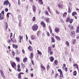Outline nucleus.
<instances>
[{
    "mask_svg": "<svg viewBox=\"0 0 79 79\" xmlns=\"http://www.w3.org/2000/svg\"><path fill=\"white\" fill-rule=\"evenodd\" d=\"M38 28H39V26L37 24H34L32 26V30L33 31H36L38 29Z\"/></svg>",
    "mask_w": 79,
    "mask_h": 79,
    "instance_id": "obj_1",
    "label": "nucleus"
},
{
    "mask_svg": "<svg viewBox=\"0 0 79 79\" xmlns=\"http://www.w3.org/2000/svg\"><path fill=\"white\" fill-rule=\"evenodd\" d=\"M3 5H5L6 6H8L9 5V7H10L11 6V3H10L9 2V1L8 0H6L5 1H4L3 3Z\"/></svg>",
    "mask_w": 79,
    "mask_h": 79,
    "instance_id": "obj_2",
    "label": "nucleus"
},
{
    "mask_svg": "<svg viewBox=\"0 0 79 79\" xmlns=\"http://www.w3.org/2000/svg\"><path fill=\"white\" fill-rule=\"evenodd\" d=\"M70 35L72 37H75L76 35V33L74 31H72L70 32Z\"/></svg>",
    "mask_w": 79,
    "mask_h": 79,
    "instance_id": "obj_3",
    "label": "nucleus"
},
{
    "mask_svg": "<svg viewBox=\"0 0 79 79\" xmlns=\"http://www.w3.org/2000/svg\"><path fill=\"white\" fill-rule=\"evenodd\" d=\"M40 25L41 26H42L44 28L46 27V25H45V23H44V21H42L41 22Z\"/></svg>",
    "mask_w": 79,
    "mask_h": 79,
    "instance_id": "obj_4",
    "label": "nucleus"
},
{
    "mask_svg": "<svg viewBox=\"0 0 79 79\" xmlns=\"http://www.w3.org/2000/svg\"><path fill=\"white\" fill-rule=\"evenodd\" d=\"M0 72L2 77L3 78L5 79V75H4V73H3V70H0Z\"/></svg>",
    "mask_w": 79,
    "mask_h": 79,
    "instance_id": "obj_5",
    "label": "nucleus"
},
{
    "mask_svg": "<svg viewBox=\"0 0 79 79\" xmlns=\"http://www.w3.org/2000/svg\"><path fill=\"white\" fill-rule=\"evenodd\" d=\"M11 66L13 68H14L15 69H16V63L15 62H13V63H12Z\"/></svg>",
    "mask_w": 79,
    "mask_h": 79,
    "instance_id": "obj_6",
    "label": "nucleus"
},
{
    "mask_svg": "<svg viewBox=\"0 0 79 79\" xmlns=\"http://www.w3.org/2000/svg\"><path fill=\"white\" fill-rule=\"evenodd\" d=\"M24 74V73L23 72H20V73H19L18 75V79H21V74Z\"/></svg>",
    "mask_w": 79,
    "mask_h": 79,
    "instance_id": "obj_7",
    "label": "nucleus"
},
{
    "mask_svg": "<svg viewBox=\"0 0 79 79\" xmlns=\"http://www.w3.org/2000/svg\"><path fill=\"white\" fill-rule=\"evenodd\" d=\"M68 27L70 28L71 31H73L74 29V27L73 25H69Z\"/></svg>",
    "mask_w": 79,
    "mask_h": 79,
    "instance_id": "obj_8",
    "label": "nucleus"
},
{
    "mask_svg": "<svg viewBox=\"0 0 79 79\" xmlns=\"http://www.w3.org/2000/svg\"><path fill=\"white\" fill-rule=\"evenodd\" d=\"M17 71L18 72H21V66H20V64H18L17 65Z\"/></svg>",
    "mask_w": 79,
    "mask_h": 79,
    "instance_id": "obj_9",
    "label": "nucleus"
},
{
    "mask_svg": "<svg viewBox=\"0 0 79 79\" xmlns=\"http://www.w3.org/2000/svg\"><path fill=\"white\" fill-rule=\"evenodd\" d=\"M73 67H75L74 68H77L78 70H79V67H78V65H77V64H74L73 65Z\"/></svg>",
    "mask_w": 79,
    "mask_h": 79,
    "instance_id": "obj_10",
    "label": "nucleus"
},
{
    "mask_svg": "<svg viewBox=\"0 0 79 79\" xmlns=\"http://www.w3.org/2000/svg\"><path fill=\"white\" fill-rule=\"evenodd\" d=\"M4 28L5 30H7V29L8 28V23L6 22H5L4 23Z\"/></svg>",
    "mask_w": 79,
    "mask_h": 79,
    "instance_id": "obj_11",
    "label": "nucleus"
},
{
    "mask_svg": "<svg viewBox=\"0 0 79 79\" xmlns=\"http://www.w3.org/2000/svg\"><path fill=\"white\" fill-rule=\"evenodd\" d=\"M4 16L3 15H2V13H0V20H3L4 19Z\"/></svg>",
    "mask_w": 79,
    "mask_h": 79,
    "instance_id": "obj_12",
    "label": "nucleus"
},
{
    "mask_svg": "<svg viewBox=\"0 0 79 79\" xmlns=\"http://www.w3.org/2000/svg\"><path fill=\"white\" fill-rule=\"evenodd\" d=\"M49 58L50 59V61L51 62H53L54 61V60H55V58L52 56H51Z\"/></svg>",
    "mask_w": 79,
    "mask_h": 79,
    "instance_id": "obj_13",
    "label": "nucleus"
},
{
    "mask_svg": "<svg viewBox=\"0 0 79 79\" xmlns=\"http://www.w3.org/2000/svg\"><path fill=\"white\" fill-rule=\"evenodd\" d=\"M33 57H34V54L33 53H31L30 58L31 60H32L33 59Z\"/></svg>",
    "mask_w": 79,
    "mask_h": 79,
    "instance_id": "obj_14",
    "label": "nucleus"
},
{
    "mask_svg": "<svg viewBox=\"0 0 79 79\" xmlns=\"http://www.w3.org/2000/svg\"><path fill=\"white\" fill-rule=\"evenodd\" d=\"M11 41L13 43H15L16 42V40L15 38H11L10 39Z\"/></svg>",
    "mask_w": 79,
    "mask_h": 79,
    "instance_id": "obj_15",
    "label": "nucleus"
},
{
    "mask_svg": "<svg viewBox=\"0 0 79 79\" xmlns=\"http://www.w3.org/2000/svg\"><path fill=\"white\" fill-rule=\"evenodd\" d=\"M32 8L33 10V12H35V11H36V8H35V5H33L32 6Z\"/></svg>",
    "mask_w": 79,
    "mask_h": 79,
    "instance_id": "obj_16",
    "label": "nucleus"
},
{
    "mask_svg": "<svg viewBox=\"0 0 79 79\" xmlns=\"http://www.w3.org/2000/svg\"><path fill=\"white\" fill-rule=\"evenodd\" d=\"M19 38L20 39L19 42L20 43H21V40H23V36H21V35H20L19 36Z\"/></svg>",
    "mask_w": 79,
    "mask_h": 79,
    "instance_id": "obj_17",
    "label": "nucleus"
},
{
    "mask_svg": "<svg viewBox=\"0 0 79 79\" xmlns=\"http://www.w3.org/2000/svg\"><path fill=\"white\" fill-rule=\"evenodd\" d=\"M55 38L57 40H60V38L58 36L55 35Z\"/></svg>",
    "mask_w": 79,
    "mask_h": 79,
    "instance_id": "obj_18",
    "label": "nucleus"
},
{
    "mask_svg": "<svg viewBox=\"0 0 79 79\" xmlns=\"http://www.w3.org/2000/svg\"><path fill=\"white\" fill-rule=\"evenodd\" d=\"M12 46L14 48H15V49L17 48H18V45L15 44H12Z\"/></svg>",
    "mask_w": 79,
    "mask_h": 79,
    "instance_id": "obj_19",
    "label": "nucleus"
},
{
    "mask_svg": "<svg viewBox=\"0 0 79 79\" xmlns=\"http://www.w3.org/2000/svg\"><path fill=\"white\" fill-rule=\"evenodd\" d=\"M28 49L30 50V51H32V48L31 46H29L28 48Z\"/></svg>",
    "mask_w": 79,
    "mask_h": 79,
    "instance_id": "obj_20",
    "label": "nucleus"
},
{
    "mask_svg": "<svg viewBox=\"0 0 79 79\" xmlns=\"http://www.w3.org/2000/svg\"><path fill=\"white\" fill-rule=\"evenodd\" d=\"M40 68L41 69H43V70H45V68L44 66V65H43V64H42L41 65Z\"/></svg>",
    "mask_w": 79,
    "mask_h": 79,
    "instance_id": "obj_21",
    "label": "nucleus"
},
{
    "mask_svg": "<svg viewBox=\"0 0 79 79\" xmlns=\"http://www.w3.org/2000/svg\"><path fill=\"white\" fill-rule=\"evenodd\" d=\"M55 31L56 33H58V32H59L60 31H59V28H56L55 29Z\"/></svg>",
    "mask_w": 79,
    "mask_h": 79,
    "instance_id": "obj_22",
    "label": "nucleus"
},
{
    "mask_svg": "<svg viewBox=\"0 0 79 79\" xmlns=\"http://www.w3.org/2000/svg\"><path fill=\"white\" fill-rule=\"evenodd\" d=\"M38 1L40 5H43V4H44L43 1L42 0H38Z\"/></svg>",
    "mask_w": 79,
    "mask_h": 79,
    "instance_id": "obj_23",
    "label": "nucleus"
},
{
    "mask_svg": "<svg viewBox=\"0 0 79 79\" xmlns=\"http://www.w3.org/2000/svg\"><path fill=\"white\" fill-rule=\"evenodd\" d=\"M64 77V76H63V73L62 74H60V77L59 78L60 79H62Z\"/></svg>",
    "mask_w": 79,
    "mask_h": 79,
    "instance_id": "obj_24",
    "label": "nucleus"
},
{
    "mask_svg": "<svg viewBox=\"0 0 79 79\" xmlns=\"http://www.w3.org/2000/svg\"><path fill=\"white\" fill-rule=\"evenodd\" d=\"M51 42H53V43H54V42H55V39H54L53 37H51Z\"/></svg>",
    "mask_w": 79,
    "mask_h": 79,
    "instance_id": "obj_25",
    "label": "nucleus"
},
{
    "mask_svg": "<svg viewBox=\"0 0 79 79\" xmlns=\"http://www.w3.org/2000/svg\"><path fill=\"white\" fill-rule=\"evenodd\" d=\"M27 61V57H25L23 60V63H26V61Z\"/></svg>",
    "mask_w": 79,
    "mask_h": 79,
    "instance_id": "obj_26",
    "label": "nucleus"
},
{
    "mask_svg": "<svg viewBox=\"0 0 79 79\" xmlns=\"http://www.w3.org/2000/svg\"><path fill=\"white\" fill-rule=\"evenodd\" d=\"M45 21L47 23H48L49 22H50V19H49V18H46L45 19Z\"/></svg>",
    "mask_w": 79,
    "mask_h": 79,
    "instance_id": "obj_27",
    "label": "nucleus"
},
{
    "mask_svg": "<svg viewBox=\"0 0 79 79\" xmlns=\"http://www.w3.org/2000/svg\"><path fill=\"white\" fill-rule=\"evenodd\" d=\"M77 12L75 11L73 12L72 13V16H74L77 15Z\"/></svg>",
    "mask_w": 79,
    "mask_h": 79,
    "instance_id": "obj_28",
    "label": "nucleus"
},
{
    "mask_svg": "<svg viewBox=\"0 0 79 79\" xmlns=\"http://www.w3.org/2000/svg\"><path fill=\"white\" fill-rule=\"evenodd\" d=\"M21 66L23 68H24L26 67V66H25V65H24V64H23V62L21 63Z\"/></svg>",
    "mask_w": 79,
    "mask_h": 79,
    "instance_id": "obj_29",
    "label": "nucleus"
},
{
    "mask_svg": "<svg viewBox=\"0 0 79 79\" xmlns=\"http://www.w3.org/2000/svg\"><path fill=\"white\" fill-rule=\"evenodd\" d=\"M65 44H66L67 45V47H69V42L68 41H66L65 42Z\"/></svg>",
    "mask_w": 79,
    "mask_h": 79,
    "instance_id": "obj_30",
    "label": "nucleus"
},
{
    "mask_svg": "<svg viewBox=\"0 0 79 79\" xmlns=\"http://www.w3.org/2000/svg\"><path fill=\"white\" fill-rule=\"evenodd\" d=\"M69 20H70V17H68L66 18V22L67 23H68L69 21Z\"/></svg>",
    "mask_w": 79,
    "mask_h": 79,
    "instance_id": "obj_31",
    "label": "nucleus"
},
{
    "mask_svg": "<svg viewBox=\"0 0 79 79\" xmlns=\"http://www.w3.org/2000/svg\"><path fill=\"white\" fill-rule=\"evenodd\" d=\"M72 11V10H71V7L69 6V9H68V12L69 13H70L71 12V11Z\"/></svg>",
    "mask_w": 79,
    "mask_h": 79,
    "instance_id": "obj_32",
    "label": "nucleus"
},
{
    "mask_svg": "<svg viewBox=\"0 0 79 79\" xmlns=\"http://www.w3.org/2000/svg\"><path fill=\"white\" fill-rule=\"evenodd\" d=\"M15 59L17 60V62L20 61V59L19 57H15Z\"/></svg>",
    "mask_w": 79,
    "mask_h": 79,
    "instance_id": "obj_33",
    "label": "nucleus"
},
{
    "mask_svg": "<svg viewBox=\"0 0 79 79\" xmlns=\"http://www.w3.org/2000/svg\"><path fill=\"white\" fill-rule=\"evenodd\" d=\"M44 13L46 15H49V14H48V11H47V10L45 11Z\"/></svg>",
    "mask_w": 79,
    "mask_h": 79,
    "instance_id": "obj_34",
    "label": "nucleus"
},
{
    "mask_svg": "<svg viewBox=\"0 0 79 79\" xmlns=\"http://www.w3.org/2000/svg\"><path fill=\"white\" fill-rule=\"evenodd\" d=\"M54 64H56V65H57L58 64V62L57 60H55L54 61Z\"/></svg>",
    "mask_w": 79,
    "mask_h": 79,
    "instance_id": "obj_35",
    "label": "nucleus"
},
{
    "mask_svg": "<svg viewBox=\"0 0 79 79\" xmlns=\"http://www.w3.org/2000/svg\"><path fill=\"white\" fill-rule=\"evenodd\" d=\"M37 52H38V54L40 55H42V52L40 51L39 50H37Z\"/></svg>",
    "mask_w": 79,
    "mask_h": 79,
    "instance_id": "obj_36",
    "label": "nucleus"
},
{
    "mask_svg": "<svg viewBox=\"0 0 79 79\" xmlns=\"http://www.w3.org/2000/svg\"><path fill=\"white\" fill-rule=\"evenodd\" d=\"M58 7L59 8H62V5H61L60 4H59L58 5Z\"/></svg>",
    "mask_w": 79,
    "mask_h": 79,
    "instance_id": "obj_37",
    "label": "nucleus"
},
{
    "mask_svg": "<svg viewBox=\"0 0 79 79\" xmlns=\"http://www.w3.org/2000/svg\"><path fill=\"white\" fill-rule=\"evenodd\" d=\"M66 15H67V12H65L63 14V17H65Z\"/></svg>",
    "mask_w": 79,
    "mask_h": 79,
    "instance_id": "obj_38",
    "label": "nucleus"
},
{
    "mask_svg": "<svg viewBox=\"0 0 79 79\" xmlns=\"http://www.w3.org/2000/svg\"><path fill=\"white\" fill-rule=\"evenodd\" d=\"M52 51V49L51 47H49L48 48V53H49V52Z\"/></svg>",
    "mask_w": 79,
    "mask_h": 79,
    "instance_id": "obj_39",
    "label": "nucleus"
},
{
    "mask_svg": "<svg viewBox=\"0 0 79 79\" xmlns=\"http://www.w3.org/2000/svg\"><path fill=\"white\" fill-rule=\"evenodd\" d=\"M58 72H59L60 74H62L63 73V72H62V71H61V69H59L58 70Z\"/></svg>",
    "mask_w": 79,
    "mask_h": 79,
    "instance_id": "obj_40",
    "label": "nucleus"
},
{
    "mask_svg": "<svg viewBox=\"0 0 79 79\" xmlns=\"http://www.w3.org/2000/svg\"><path fill=\"white\" fill-rule=\"evenodd\" d=\"M49 68H50V66L49 65V64H48L47 66V71H48V70H49Z\"/></svg>",
    "mask_w": 79,
    "mask_h": 79,
    "instance_id": "obj_41",
    "label": "nucleus"
},
{
    "mask_svg": "<svg viewBox=\"0 0 79 79\" xmlns=\"http://www.w3.org/2000/svg\"><path fill=\"white\" fill-rule=\"evenodd\" d=\"M11 53H12L13 56H15V52H14V51H12Z\"/></svg>",
    "mask_w": 79,
    "mask_h": 79,
    "instance_id": "obj_42",
    "label": "nucleus"
},
{
    "mask_svg": "<svg viewBox=\"0 0 79 79\" xmlns=\"http://www.w3.org/2000/svg\"><path fill=\"white\" fill-rule=\"evenodd\" d=\"M9 15H10V13H8L6 15V17L8 18H9V17H10Z\"/></svg>",
    "mask_w": 79,
    "mask_h": 79,
    "instance_id": "obj_43",
    "label": "nucleus"
},
{
    "mask_svg": "<svg viewBox=\"0 0 79 79\" xmlns=\"http://www.w3.org/2000/svg\"><path fill=\"white\" fill-rule=\"evenodd\" d=\"M76 40H74L73 42H72V44H73V45H74V44H76Z\"/></svg>",
    "mask_w": 79,
    "mask_h": 79,
    "instance_id": "obj_44",
    "label": "nucleus"
},
{
    "mask_svg": "<svg viewBox=\"0 0 79 79\" xmlns=\"http://www.w3.org/2000/svg\"><path fill=\"white\" fill-rule=\"evenodd\" d=\"M73 19H70L69 20V22L70 23V24H71L73 23Z\"/></svg>",
    "mask_w": 79,
    "mask_h": 79,
    "instance_id": "obj_45",
    "label": "nucleus"
},
{
    "mask_svg": "<svg viewBox=\"0 0 79 79\" xmlns=\"http://www.w3.org/2000/svg\"><path fill=\"white\" fill-rule=\"evenodd\" d=\"M77 74V72L75 71L73 72V76H76Z\"/></svg>",
    "mask_w": 79,
    "mask_h": 79,
    "instance_id": "obj_46",
    "label": "nucleus"
},
{
    "mask_svg": "<svg viewBox=\"0 0 79 79\" xmlns=\"http://www.w3.org/2000/svg\"><path fill=\"white\" fill-rule=\"evenodd\" d=\"M49 52L50 55H53V51H49Z\"/></svg>",
    "mask_w": 79,
    "mask_h": 79,
    "instance_id": "obj_47",
    "label": "nucleus"
},
{
    "mask_svg": "<svg viewBox=\"0 0 79 79\" xmlns=\"http://www.w3.org/2000/svg\"><path fill=\"white\" fill-rule=\"evenodd\" d=\"M62 69H65V70L66 72H67V71H68V68L66 67H65V69H64V68H63V67Z\"/></svg>",
    "mask_w": 79,
    "mask_h": 79,
    "instance_id": "obj_48",
    "label": "nucleus"
},
{
    "mask_svg": "<svg viewBox=\"0 0 79 79\" xmlns=\"http://www.w3.org/2000/svg\"><path fill=\"white\" fill-rule=\"evenodd\" d=\"M31 40H34V39H35V38L34 37V35L31 36Z\"/></svg>",
    "mask_w": 79,
    "mask_h": 79,
    "instance_id": "obj_49",
    "label": "nucleus"
},
{
    "mask_svg": "<svg viewBox=\"0 0 79 79\" xmlns=\"http://www.w3.org/2000/svg\"><path fill=\"white\" fill-rule=\"evenodd\" d=\"M32 20V21L33 22H34V21H35V17H33V18Z\"/></svg>",
    "mask_w": 79,
    "mask_h": 79,
    "instance_id": "obj_50",
    "label": "nucleus"
},
{
    "mask_svg": "<svg viewBox=\"0 0 79 79\" xmlns=\"http://www.w3.org/2000/svg\"><path fill=\"white\" fill-rule=\"evenodd\" d=\"M48 11H49V12L50 13V7H49V6H48Z\"/></svg>",
    "mask_w": 79,
    "mask_h": 79,
    "instance_id": "obj_51",
    "label": "nucleus"
},
{
    "mask_svg": "<svg viewBox=\"0 0 79 79\" xmlns=\"http://www.w3.org/2000/svg\"><path fill=\"white\" fill-rule=\"evenodd\" d=\"M56 14H57V15H59L60 14V12L58 11V10H56Z\"/></svg>",
    "mask_w": 79,
    "mask_h": 79,
    "instance_id": "obj_52",
    "label": "nucleus"
},
{
    "mask_svg": "<svg viewBox=\"0 0 79 79\" xmlns=\"http://www.w3.org/2000/svg\"><path fill=\"white\" fill-rule=\"evenodd\" d=\"M16 53L17 54H19L20 53V51L18 50H17Z\"/></svg>",
    "mask_w": 79,
    "mask_h": 79,
    "instance_id": "obj_53",
    "label": "nucleus"
},
{
    "mask_svg": "<svg viewBox=\"0 0 79 79\" xmlns=\"http://www.w3.org/2000/svg\"><path fill=\"white\" fill-rule=\"evenodd\" d=\"M58 76V74L57 73H56L54 77H55V78H56V77H57V76Z\"/></svg>",
    "mask_w": 79,
    "mask_h": 79,
    "instance_id": "obj_54",
    "label": "nucleus"
},
{
    "mask_svg": "<svg viewBox=\"0 0 79 79\" xmlns=\"http://www.w3.org/2000/svg\"><path fill=\"white\" fill-rule=\"evenodd\" d=\"M47 36H48V37H50V33H49V32H47Z\"/></svg>",
    "mask_w": 79,
    "mask_h": 79,
    "instance_id": "obj_55",
    "label": "nucleus"
},
{
    "mask_svg": "<svg viewBox=\"0 0 79 79\" xmlns=\"http://www.w3.org/2000/svg\"><path fill=\"white\" fill-rule=\"evenodd\" d=\"M12 36H13V33H11L10 36V39L12 38L11 37H12Z\"/></svg>",
    "mask_w": 79,
    "mask_h": 79,
    "instance_id": "obj_56",
    "label": "nucleus"
},
{
    "mask_svg": "<svg viewBox=\"0 0 79 79\" xmlns=\"http://www.w3.org/2000/svg\"><path fill=\"white\" fill-rule=\"evenodd\" d=\"M49 31H50V34H52V29L50 28Z\"/></svg>",
    "mask_w": 79,
    "mask_h": 79,
    "instance_id": "obj_57",
    "label": "nucleus"
},
{
    "mask_svg": "<svg viewBox=\"0 0 79 79\" xmlns=\"http://www.w3.org/2000/svg\"><path fill=\"white\" fill-rule=\"evenodd\" d=\"M31 62L33 65H34L35 64H34V61L33 60H32L31 61Z\"/></svg>",
    "mask_w": 79,
    "mask_h": 79,
    "instance_id": "obj_58",
    "label": "nucleus"
},
{
    "mask_svg": "<svg viewBox=\"0 0 79 79\" xmlns=\"http://www.w3.org/2000/svg\"><path fill=\"white\" fill-rule=\"evenodd\" d=\"M7 42L8 43V44H9V43H10L11 42V40H8L7 41Z\"/></svg>",
    "mask_w": 79,
    "mask_h": 79,
    "instance_id": "obj_59",
    "label": "nucleus"
},
{
    "mask_svg": "<svg viewBox=\"0 0 79 79\" xmlns=\"http://www.w3.org/2000/svg\"><path fill=\"white\" fill-rule=\"evenodd\" d=\"M1 13H2V14L3 15H4V13H5V12H4V11L3 10L2 11Z\"/></svg>",
    "mask_w": 79,
    "mask_h": 79,
    "instance_id": "obj_60",
    "label": "nucleus"
},
{
    "mask_svg": "<svg viewBox=\"0 0 79 79\" xmlns=\"http://www.w3.org/2000/svg\"><path fill=\"white\" fill-rule=\"evenodd\" d=\"M22 53H25V51H24V49H22Z\"/></svg>",
    "mask_w": 79,
    "mask_h": 79,
    "instance_id": "obj_61",
    "label": "nucleus"
},
{
    "mask_svg": "<svg viewBox=\"0 0 79 79\" xmlns=\"http://www.w3.org/2000/svg\"><path fill=\"white\" fill-rule=\"evenodd\" d=\"M76 32H77V33H79V29H77L76 30Z\"/></svg>",
    "mask_w": 79,
    "mask_h": 79,
    "instance_id": "obj_62",
    "label": "nucleus"
},
{
    "mask_svg": "<svg viewBox=\"0 0 79 79\" xmlns=\"http://www.w3.org/2000/svg\"><path fill=\"white\" fill-rule=\"evenodd\" d=\"M5 11L7 12L8 11V8H6L5 9Z\"/></svg>",
    "mask_w": 79,
    "mask_h": 79,
    "instance_id": "obj_63",
    "label": "nucleus"
},
{
    "mask_svg": "<svg viewBox=\"0 0 79 79\" xmlns=\"http://www.w3.org/2000/svg\"><path fill=\"white\" fill-rule=\"evenodd\" d=\"M41 11V10H40V9L38 10V12L39 14H40V13Z\"/></svg>",
    "mask_w": 79,
    "mask_h": 79,
    "instance_id": "obj_64",
    "label": "nucleus"
}]
</instances>
